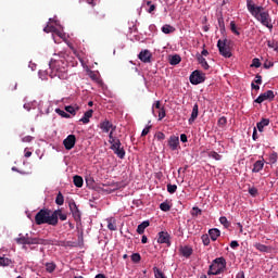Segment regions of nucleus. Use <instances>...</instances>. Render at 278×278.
Masks as SVG:
<instances>
[{
  "mask_svg": "<svg viewBox=\"0 0 278 278\" xmlns=\"http://www.w3.org/2000/svg\"><path fill=\"white\" fill-rule=\"evenodd\" d=\"M247 8L252 16H254L256 21H260L264 27H267V29H273V20L270 18V14H268V12H262L264 8L256 7L251 0L247 1Z\"/></svg>",
  "mask_w": 278,
  "mask_h": 278,
  "instance_id": "obj_1",
  "label": "nucleus"
},
{
  "mask_svg": "<svg viewBox=\"0 0 278 278\" xmlns=\"http://www.w3.org/2000/svg\"><path fill=\"white\" fill-rule=\"evenodd\" d=\"M50 77H59V79H68V64L62 60H51L49 63Z\"/></svg>",
  "mask_w": 278,
  "mask_h": 278,
  "instance_id": "obj_2",
  "label": "nucleus"
},
{
  "mask_svg": "<svg viewBox=\"0 0 278 278\" xmlns=\"http://www.w3.org/2000/svg\"><path fill=\"white\" fill-rule=\"evenodd\" d=\"M36 225H51L52 227L58 226V219L55 214L49 208H41L35 216Z\"/></svg>",
  "mask_w": 278,
  "mask_h": 278,
  "instance_id": "obj_3",
  "label": "nucleus"
},
{
  "mask_svg": "<svg viewBox=\"0 0 278 278\" xmlns=\"http://www.w3.org/2000/svg\"><path fill=\"white\" fill-rule=\"evenodd\" d=\"M227 270V260L220 256L213 260L212 264L208 267L207 275H223Z\"/></svg>",
  "mask_w": 278,
  "mask_h": 278,
  "instance_id": "obj_4",
  "label": "nucleus"
},
{
  "mask_svg": "<svg viewBox=\"0 0 278 278\" xmlns=\"http://www.w3.org/2000/svg\"><path fill=\"white\" fill-rule=\"evenodd\" d=\"M217 49L223 58H231V48L229 47V41L227 39H219L217 41Z\"/></svg>",
  "mask_w": 278,
  "mask_h": 278,
  "instance_id": "obj_5",
  "label": "nucleus"
},
{
  "mask_svg": "<svg viewBox=\"0 0 278 278\" xmlns=\"http://www.w3.org/2000/svg\"><path fill=\"white\" fill-rule=\"evenodd\" d=\"M189 80L193 86H199V84H203V81H205V73L195 70L191 73Z\"/></svg>",
  "mask_w": 278,
  "mask_h": 278,
  "instance_id": "obj_6",
  "label": "nucleus"
},
{
  "mask_svg": "<svg viewBox=\"0 0 278 278\" xmlns=\"http://www.w3.org/2000/svg\"><path fill=\"white\" fill-rule=\"evenodd\" d=\"M111 150L119 157V160H125V149L123 148L121 140H116L115 143L111 146Z\"/></svg>",
  "mask_w": 278,
  "mask_h": 278,
  "instance_id": "obj_7",
  "label": "nucleus"
},
{
  "mask_svg": "<svg viewBox=\"0 0 278 278\" xmlns=\"http://www.w3.org/2000/svg\"><path fill=\"white\" fill-rule=\"evenodd\" d=\"M275 99V91L267 90L264 93H261L257 99L255 100V103H264V101H274Z\"/></svg>",
  "mask_w": 278,
  "mask_h": 278,
  "instance_id": "obj_8",
  "label": "nucleus"
},
{
  "mask_svg": "<svg viewBox=\"0 0 278 278\" xmlns=\"http://www.w3.org/2000/svg\"><path fill=\"white\" fill-rule=\"evenodd\" d=\"M76 142H77V137H75V135H68L63 140V146L66 149V151H71V149L75 148Z\"/></svg>",
  "mask_w": 278,
  "mask_h": 278,
  "instance_id": "obj_9",
  "label": "nucleus"
},
{
  "mask_svg": "<svg viewBox=\"0 0 278 278\" xmlns=\"http://www.w3.org/2000/svg\"><path fill=\"white\" fill-rule=\"evenodd\" d=\"M157 242L159 244H167V247H170V235L166 231L159 232Z\"/></svg>",
  "mask_w": 278,
  "mask_h": 278,
  "instance_id": "obj_10",
  "label": "nucleus"
},
{
  "mask_svg": "<svg viewBox=\"0 0 278 278\" xmlns=\"http://www.w3.org/2000/svg\"><path fill=\"white\" fill-rule=\"evenodd\" d=\"M70 210L76 222L81 220V212L79 211V207H77V204L75 202L70 203Z\"/></svg>",
  "mask_w": 278,
  "mask_h": 278,
  "instance_id": "obj_11",
  "label": "nucleus"
},
{
  "mask_svg": "<svg viewBox=\"0 0 278 278\" xmlns=\"http://www.w3.org/2000/svg\"><path fill=\"white\" fill-rule=\"evenodd\" d=\"M170 151H177L179 147V137L172 135L167 141Z\"/></svg>",
  "mask_w": 278,
  "mask_h": 278,
  "instance_id": "obj_12",
  "label": "nucleus"
},
{
  "mask_svg": "<svg viewBox=\"0 0 278 278\" xmlns=\"http://www.w3.org/2000/svg\"><path fill=\"white\" fill-rule=\"evenodd\" d=\"M105 11L103 10H99V11H94L93 15H92V21L94 23H103V21H105Z\"/></svg>",
  "mask_w": 278,
  "mask_h": 278,
  "instance_id": "obj_13",
  "label": "nucleus"
},
{
  "mask_svg": "<svg viewBox=\"0 0 278 278\" xmlns=\"http://www.w3.org/2000/svg\"><path fill=\"white\" fill-rule=\"evenodd\" d=\"M179 251L180 255H182V257H186L187 260L192 255V253H194V250L190 245L180 247Z\"/></svg>",
  "mask_w": 278,
  "mask_h": 278,
  "instance_id": "obj_14",
  "label": "nucleus"
},
{
  "mask_svg": "<svg viewBox=\"0 0 278 278\" xmlns=\"http://www.w3.org/2000/svg\"><path fill=\"white\" fill-rule=\"evenodd\" d=\"M100 129H102V131L104 134H109L110 132V129L112 131V129H116V126H114L113 124H111L110 121L105 119L104 122H102L100 124Z\"/></svg>",
  "mask_w": 278,
  "mask_h": 278,
  "instance_id": "obj_15",
  "label": "nucleus"
},
{
  "mask_svg": "<svg viewBox=\"0 0 278 278\" xmlns=\"http://www.w3.org/2000/svg\"><path fill=\"white\" fill-rule=\"evenodd\" d=\"M138 58L141 62H144V64H149V62H151V52L149 50H142Z\"/></svg>",
  "mask_w": 278,
  "mask_h": 278,
  "instance_id": "obj_16",
  "label": "nucleus"
},
{
  "mask_svg": "<svg viewBox=\"0 0 278 278\" xmlns=\"http://www.w3.org/2000/svg\"><path fill=\"white\" fill-rule=\"evenodd\" d=\"M28 245H31V244H47V240L42 239V238H38V237H35V238H31V237H27V243Z\"/></svg>",
  "mask_w": 278,
  "mask_h": 278,
  "instance_id": "obj_17",
  "label": "nucleus"
},
{
  "mask_svg": "<svg viewBox=\"0 0 278 278\" xmlns=\"http://www.w3.org/2000/svg\"><path fill=\"white\" fill-rule=\"evenodd\" d=\"M199 117V104H194L192 112H191V116L189 118V125H192V123H194V121H197V118Z\"/></svg>",
  "mask_w": 278,
  "mask_h": 278,
  "instance_id": "obj_18",
  "label": "nucleus"
},
{
  "mask_svg": "<svg viewBox=\"0 0 278 278\" xmlns=\"http://www.w3.org/2000/svg\"><path fill=\"white\" fill-rule=\"evenodd\" d=\"M208 236L213 242H216L220 238V230L217 228H212L208 230Z\"/></svg>",
  "mask_w": 278,
  "mask_h": 278,
  "instance_id": "obj_19",
  "label": "nucleus"
},
{
  "mask_svg": "<svg viewBox=\"0 0 278 278\" xmlns=\"http://www.w3.org/2000/svg\"><path fill=\"white\" fill-rule=\"evenodd\" d=\"M43 31H45L46 34H55L56 36H59L60 38H62V31H60L59 29H56L55 26H50V25H48V26H46V27L43 28Z\"/></svg>",
  "mask_w": 278,
  "mask_h": 278,
  "instance_id": "obj_20",
  "label": "nucleus"
},
{
  "mask_svg": "<svg viewBox=\"0 0 278 278\" xmlns=\"http://www.w3.org/2000/svg\"><path fill=\"white\" fill-rule=\"evenodd\" d=\"M270 125V119H268V118H263L261 122H258L257 124H256V127H257V129H258V131H264V128L265 127H268Z\"/></svg>",
  "mask_w": 278,
  "mask_h": 278,
  "instance_id": "obj_21",
  "label": "nucleus"
},
{
  "mask_svg": "<svg viewBox=\"0 0 278 278\" xmlns=\"http://www.w3.org/2000/svg\"><path fill=\"white\" fill-rule=\"evenodd\" d=\"M52 214H55L56 217V225L60 220H66V218H68V216L64 213H62V210L58 208L55 211L52 212ZM60 218V219H59Z\"/></svg>",
  "mask_w": 278,
  "mask_h": 278,
  "instance_id": "obj_22",
  "label": "nucleus"
},
{
  "mask_svg": "<svg viewBox=\"0 0 278 278\" xmlns=\"http://www.w3.org/2000/svg\"><path fill=\"white\" fill-rule=\"evenodd\" d=\"M92 110H88L87 112H85L83 118H80V123H84V125H88V123H90V118H92Z\"/></svg>",
  "mask_w": 278,
  "mask_h": 278,
  "instance_id": "obj_23",
  "label": "nucleus"
},
{
  "mask_svg": "<svg viewBox=\"0 0 278 278\" xmlns=\"http://www.w3.org/2000/svg\"><path fill=\"white\" fill-rule=\"evenodd\" d=\"M65 112H67V114H72V116H75L77 112H79V105H67L65 106Z\"/></svg>",
  "mask_w": 278,
  "mask_h": 278,
  "instance_id": "obj_24",
  "label": "nucleus"
},
{
  "mask_svg": "<svg viewBox=\"0 0 278 278\" xmlns=\"http://www.w3.org/2000/svg\"><path fill=\"white\" fill-rule=\"evenodd\" d=\"M264 168V160L256 161L253 165L252 173H260Z\"/></svg>",
  "mask_w": 278,
  "mask_h": 278,
  "instance_id": "obj_25",
  "label": "nucleus"
},
{
  "mask_svg": "<svg viewBox=\"0 0 278 278\" xmlns=\"http://www.w3.org/2000/svg\"><path fill=\"white\" fill-rule=\"evenodd\" d=\"M73 184L76 188H81L84 186V178L79 175L73 177Z\"/></svg>",
  "mask_w": 278,
  "mask_h": 278,
  "instance_id": "obj_26",
  "label": "nucleus"
},
{
  "mask_svg": "<svg viewBox=\"0 0 278 278\" xmlns=\"http://www.w3.org/2000/svg\"><path fill=\"white\" fill-rule=\"evenodd\" d=\"M198 62L199 64H201L204 71H210V64H207V61L205 60V58H203V55H198Z\"/></svg>",
  "mask_w": 278,
  "mask_h": 278,
  "instance_id": "obj_27",
  "label": "nucleus"
},
{
  "mask_svg": "<svg viewBox=\"0 0 278 278\" xmlns=\"http://www.w3.org/2000/svg\"><path fill=\"white\" fill-rule=\"evenodd\" d=\"M106 223L108 229H110V231H116V219L114 217L108 218Z\"/></svg>",
  "mask_w": 278,
  "mask_h": 278,
  "instance_id": "obj_28",
  "label": "nucleus"
},
{
  "mask_svg": "<svg viewBox=\"0 0 278 278\" xmlns=\"http://www.w3.org/2000/svg\"><path fill=\"white\" fill-rule=\"evenodd\" d=\"M27 238H28V233H26L25 236L23 233L18 235V238L15 239L16 244H27Z\"/></svg>",
  "mask_w": 278,
  "mask_h": 278,
  "instance_id": "obj_29",
  "label": "nucleus"
},
{
  "mask_svg": "<svg viewBox=\"0 0 278 278\" xmlns=\"http://www.w3.org/2000/svg\"><path fill=\"white\" fill-rule=\"evenodd\" d=\"M149 220L142 222L141 224L138 225L137 227V233L142 235L144 233V229H147V227H149Z\"/></svg>",
  "mask_w": 278,
  "mask_h": 278,
  "instance_id": "obj_30",
  "label": "nucleus"
},
{
  "mask_svg": "<svg viewBox=\"0 0 278 278\" xmlns=\"http://www.w3.org/2000/svg\"><path fill=\"white\" fill-rule=\"evenodd\" d=\"M114 131H116V128H112V130L109 134V142L111 146L116 144V140H121V139L114 137Z\"/></svg>",
  "mask_w": 278,
  "mask_h": 278,
  "instance_id": "obj_31",
  "label": "nucleus"
},
{
  "mask_svg": "<svg viewBox=\"0 0 278 278\" xmlns=\"http://www.w3.org/2000/svg\"><path fill=\"white\" fill-rule=\"evenodd\" d=\"M230 31L235 34V36H240V28L236 25V22L231 21L230 22Z\"/></svg>",
  "mask_w": 278,
  "mask_h": 278,
  "instance_id": "obj_32",
  "label": "nucleus"
},
{
  "mask_svg": "<svg viewBox=\"0 0 278 278\" xmlns=\"http://www.w3.org/2000/svg\"><path fill=\"white\" fill-rule=\"evenodd\" d=\"M179 62H181V56L175 54L169 59V64H172V66H177V64H179Z\"/></svg>",
  "mask_w": 278,
  "mask_h": 278,
  "instance_id": "obj_33",
  "label": "nucleus"
},
{
  "mask_svg": "<svg viewBox=\"0 0 278 278\" xmlns=\"http://www.w3.org/2000/svg\"><path fill=\"white\" fill-rule=\"evenodd\" d=\"M161 30L163 31V34H173V31H175V27L168 25V24H165Z\"/></svg>",
  "mask_w": 278,
  "mask_h": 278,
  "instance_id": "obj_34",
  "label": "nucleus"
},
{
  "mask_svg": "<svg viewBox=\"0 0 278 278\" xmlns=\"http://www.w3.org/2000/svg\"><path fill=\"white\" fill-rule=\"evenodd\" d=\"M219 223L225 227V229H229V227H231V223L225 216L219 217Z\"/></svg>",
  "mask_w": 278,
  "mask_h": 278,
  "instance_id": "obj_35",
  "label": "nucleus"
},
{
  "mask_svg": "<svg viewBox=\"0 0 278 278\" xmlns=\"http://www.w3.org/2000/svg\"><path fill=\"white\" fill-rule=\"evenodd\" d=\"M12 264V260L5 256H0V266H10Z\"/></svg>",
  "mask_w": 278,
  "mask_h": 278,
  "instance_id": "obj_36",
  "label": "nucleus"
},
{
  "mask_svg": "<svg viewBox=\"0 0 278 278\" xmlns=\"http://www.w3.org/2000/svg\"><path fill=\"white\" fill-rule=\"evenodd\" d=\"M160 210H162V212H170V204L168 201L162 202L160 204Z\"/></svg>",
  "mask_w": 278,
  "mask_h": 278,
  "instance_id": "obj_37",
  "label": "nucleus"
},
{
  "mask_svg": "<svg viewBox=\"0 0 278 278\" xmlns=\"http://www.w3.org/2000/svg\"><path fill=\"white\" fill-rule=\"evenodd\" d=\"M153 273L155 278H166V275H164L163 271L157 267L153 268Z\"/></svg>",
  "mask_w": 278,
  "mask_h": 278,
  "instance_id": "obj_38",
  "label": "nucleus"
},
{
  "mask_svg": "<svg viewBox=\"0 0 278 278\" xmlns=\"http://www.w3.org/2000/svg\"><path fill=\"white\" fill-rule=\"evenodd\" d=\"M56 205H64V195L62 192H59L55 198Z\"/></svg>",
  "mask_w": 278,
  "mask_h": 278,
  "instance_id": "obj_39",
  "label": "nucleus"
},
{
  "mask_svg": "<svg viewBox=\"0 0 278 278\" xmlns=\"http://www.w3.org/2000/svg\"><path fill=\"white\" fill-rule=\"evenodd\" d=\"M208 157H212L213 160H216L217 162L223 159L220 154H218L216 151H211L208 153Z\"/></svg>",
  "mask_w": 278,
  "mask_h": 278,
  "instance_id": "obj_40",
  "label": "nucleus"
},
{
  "mask_svg": "<svg viewBox=\"0 0 278 278\" xmlns=\"http://www.w3.org/2000/svg\"><path fill=\"white\" fill-rule=\"evenodd\" d=\"M217 23H218V27H219L220 31H225V18H223V15H220L217 18Z\"/></svg>",
  "mask_w": 278,
  "mask_h": 278,
  "instance_id": "obj_41",
  "label": "nucleus"
},
{
  "mask_svg": "<svg viewBox=\"0 0 278 278\" xmlns=\"http://www.w3.org/2000/svg\"><path fill=\"white\" fill-rule=\"evenodd\" d=\"M255 249H257V251H261V253H266V251H268V247L262 243H256Z\"/></svg>",
  "mask_w": 278,
  "mask_h": 278,
  "instance_id": "obj_42",
  "label": "nucleus"
},
{
  "mask_svg": "<svg viewBox=\"0 0 278 278\" xmlns=\"http://www.w3.org/2000/svg\"><path fill=\"white\" fill-rule=\"evenodd\" d=\"M55 113L59 114V116H62V118H70L71 114L62 111L61 109H55Z\"/></svg>",
  "mask_w": 278,
  "mask_h": 278,
  "instance_id": "obj_43",
  "label": "nucleus"
},
{
  "mask_svg": "<svg viewBox=\"0 0 278 278\" xmlns=\"http://www.w3.org/2000/svg\"><path fill=\"white\" fill-rule=\"evenodd\" d=\"M167 192H168L169 194H175V192H177V185H170V184H168V185H167Z\"/></svg>",
  "mask_w": 278,
  "mask_h": 278,
  "instance_id": "obj_44",
  "label": "nucleus"
},
{
  "mask_svg": "<svg viewBox=\"0 0 278 278\" xmlns=\"http://www.w3.org/2000/svg\"><path fill=\"white\" fill-rule=\"evenodd\" d=\"M47 273H53L55 270V263H46Z\"/></svg>",
  "mask_w": 278,
  "mask_h": 278,
  "instance_id": "obj_45",
  "label": "nucleus"
},
{
  "mask_svg": "<svg viewBox=\"0 0 278 278\" xmlns=\"http://www.w3.org/2000/svg\"><path fill=\"white\" fill-rule=\"evenodd\" d=\"M140 260H142V256H140V253H134L131 255V262H134L135 264H138Z\"/></svg>",
  "mask_w": 278,
  "mask_h": 278,
  "instance_id": "obj_46",
  "label": "nucleus"
},
{
  "mask_svg": "<svg viewBox=\"0 0 278 278\" xmlns=\"http://www.w3.org/2000/svg\"><path fill=\"white\" fill-rule=\"evenodd\" d=\"M260 66H262V62H260V59H257V58L253 59L251 67L252 68H260Z\"/></svg>",
  "mask_w": 278,
  "mask_h": 278,
  "instance_id": "obj_47",
  "label": "nucleus"
},
{
  "mask_svg": "<svg viewBox=\"0 0 278 278\" xmlns=\"http://www.w3.org/2000/svg\"><path fill=\"white\" fill-rule=\"evenodd\" d=\"M201 240L204 247H210V235H202Z\"/></svg>",
  "mask_w": 278,
  "mask_h": 278,
  "instance_id": "obj_48",
  "label": "nucleus"
},
{
  "mask_svg": "<svg viewBox=\"0 0 278 278\" xmlns=\"http://www.w3.org/2000/svg\"><path fill=\"white\" fill-rule=\"evenodd\" d=\"M269 164H277V152L269 154Z\"/></svg>",
  "mask_w": 278,
  "mask_h": 278,
  "instance_id": "obj_49",
  "label": "nucleus"
},
{
  "mask_svg": "<svg viewBox=\"0 0 278 278\" xmlns=\"http://www.w3.org/2000/svg\"><path fill=\"white\" fill-rule=\"evenodd\" d=\"M166 117V110H164V108H162L159 112V121H162V118Z\"/></svg>",
  "mask_w": 278,
  "mask_h": 278,
  "instance_id": "obj_50",
  "label": "nucleus"
},
{
  "mask_svg": "<svg viewBox=\"0 0 278 278\" xmlns=\"http://www.w3.org/2000/svg\"><path fill=\"white\" fill-rule=\"evenodd\" d=\"M89 77L90 79H92L93 81H98L99 80V75L94 72H90L89 73Z\"/></svg>",
  "mask_w": 278,
  "mask_h": 278,
  "instance_id": "obj_51",
  "label": "nucleus"
},
{
  "mask_svg": "<svg viewBox=\"0 0 278 278\" xmlns=\"http://www.w3.org/2000/svg\"><path fill=\"white\" fill-rule=\"evenodd\" d=\"M218 125H220L222 127H225V125H227V117L223 116L218 119Z\"/></svg>",
  "mask_w": 278,
  "mask_h": 278,
  "instance_id": "obj_52",
  "label": "nucleus"
},
{
  "mask_svg": "<svg viewBox=\"0 0 278 278\" xmlns=\"http://www.w3.org/2000/svg\"><path fill=\"white\" fill-rule=\"evenodd\" d=\"M249 194H251V197H255L257 194V188L253 187L249 189Z\"/></svg>",
  "mask_w": 278,
  "mask_h": 278,
  "instance_id": "obj_53",
  "label": "nucleus"
},
{
  "mask_svg": "<svg viewBox=\"0 0 278 278\" xmlns=\"http://www.w3.org/2000/svg\"><path fill=\"white\" fill-rule=\"evenodd\" d=\"M263 66L264 68H273V66H275V63L270 61H266Z\"/></svg>",
  "mask_w": 278,
  "mask_h": 278,
  "instance_id": "obj_54",
  "label": "nucleus"
},
{
  "mask_svg": "<svg viewBox=\"0 0 278 278\" xmlns=\"http://www.w3.org/2000/svg\"><path fill=\"white\" fill-rule=\"evenodd\" d=\"M149 131H151V126H147L142 132H141V136L144 137V136H148L149 135Z\"/></svg>",
  "mask_w": 278,
  "mask_h": 278,
  "instance_id": "obj_55",
  "label": "nucleus"
},
{
  "mask_svg": "<svg viewBox=\"0 0 278 278\" xmlns=\"http://www.w3.org/2000/svg\"><path fill=\"white\" fill-rule=\"evenodd\" d=\"M193 212L194 213H192V216H201V208L194 206L193 207Z\"/></svg>",
  "mask_w": 278,
  "mask_h": 278,
  "instance_id": "obj_56",
  "label": "nucleus"
},
{
  "mask_svg": "<svg viewBox=\"0 0 278 278\" xmlns=\"http://www.w3.org/2000/svg\"><path fill=\"white\" fill-rule=\"evenodd\" d=\"M156 138H157V140H165L166 135H164V132H162V131H159V132L156 134Z\"/></svg>",
  "mask_w": 278,
  "mask_h": 278,
  "instance_id": "obj_57",
  "label": "nucleus"
},
{
  "mask_svg": "<svg viewBox=\"0 0 278 278\" xmlns=\"http://www.w3.org/2000/svg\"><path fill=\"white\" fill-rule=\"evenodd\" d=\"M34 140V137L31 136H26L24 138H22V142H31Z\"/></svg>",
  "mask_w": 278,
  "mask_h": 278,
  "instance_id": "obj_58",
  "label": "nucleus"
},
{
  "mask_svg": "<svg viewBox=\"0 0 278 278\" xmlns=\"http://www.w3.org/2000/svg\"><path fill=\"white\" fill-rule=\"evenodd\" d=\"M238 247H240V243H238V241H231L230 242V248L231 249H238Z\"/></svg>",
  "mask_w": 278,
  "mask_h": 278,
  "instance_id": "obj_59",
  "label": "nucleus"
},
{
  "mask_svg": "<svg viewBox=\"0 0 278 278\" xmlns=\"http://www.w3.org/2000/svg\"><path fill=\"white\" fill-rule=\"evenodd\" d=\"M153 108H155L156 110H162V104L160 103V101H156V102L153 104ZM153 108H152V112H153Z\"/></svg>",
  "mask_w": 278,
  "mask_h": 278,
  "instance_id": "obj_60",
  "label": "nucleus"
},
{
  "mask_svg": "<svg viewBox=\"0 0 278 278\" xmlns=\"http://www.w3.org/2000/svg\"><path fill=\"white\" fill-rule=\"evenodd\" d=\"M180 140H181V142H188V136H186V134H181Z\"/></svg>",
  "mask_w": 278,
  "mask_h": 278,
  "instance_id": "obj_61",
  "label": "nucleus"
},
{
  "mask_svg": "<svg viewBox=\"0 0 278 278\" xmlns=\"http://www.w3.org/2000/svg\"><path fill=\"white\" fill-rule=\"evenodd\" d=\"M253 140H257V128H253V135H252Z\"/></svg>",
  "mask_w": 278,
  "mask_h": 278,
  "instance_id": "obj_62",
  "label": "nucleus"
},
{
  "mask_svg": "<svg viewBox=\"0 0 278 278\" xmlns=\"http://www.w3.org/2000/svg\"><path fill=\"white\" fill-rule=\"evenodd\" d=\"M255 84H262V76L258 74L255 77Z\"/></svg>",
  "mask_w": 278,
  "mask_h": 278,
  "instance_id": "obj_63",
  "label": "nucleus"
},
{
  "mask_svg": "<svg viewBox=\"0 0 278 278\" xmlns=\"http://www.w3.org/2000/svg\"><path fill=\"white\" fill-rule=\"evenodd\" d=\"M236 278H244V271H239Z\"/></svg>",
  "mask_w": 278,
  "mask_h": 278,
  "instance_id": "obj_64",
  "label": "nucleus"
}]
</instances>
